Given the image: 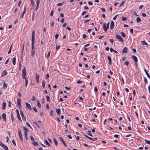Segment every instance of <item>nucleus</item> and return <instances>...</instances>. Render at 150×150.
Returning a JSON list of instances; mask_svg holds the SVG:
<instances>
[{
    "instance_id": "obj_25",
    "label": "nucleus",
    "mask_w": 150,
    "mask_h": 150,
    "mask_svg": "<svg viewBox=\"0 0 150 150\" xmlns=\"http://www.w3.org/2000/svg\"><path fill=\"white\" fill-rule=\"evenodd\" d=\"M120 34L122 37L124 38H125L126 37V34H125L123 32H120Z\"/></svg>"
},
{
    "instance_id": "obj_39",
    "label": "nucleus",
    "mask_w": 150,
    "mask_h": 150,
    "mask_svg": "<svg viewBox=\"0 0 150 150\" xmlns=\"http://www.w3.org/2000/svg\"><path fill=\"white\" fill-rule=\"evenodd\" d=\"M127 20V18L126 17H122V20L123 21H125Z\"/></svg>"
},
{
    "instance_id": "obj_6",
    "label": "nucleus",
    "mask_w": 150,
    "mask_h": 150,
    "mask_svg": "<svg viewBox=\"0 0 150 150\" xmlns=\"http://www.w3.org/2000/svg\"><path fill=\"white\" fill-rule=\"evenodd\" d=\"M32 43H35V31H33L32 33Z\"/></svg>"
},
{
    "instance_id": "obj_20",
    "label": "nucleus",
    "mask_w": 150,
    "mask_h": 150,
    "mask_svg": "<svg viewBox=\"0 0 150 150\" xmlns=\"http://www.w3.org/2000/svg\"><path fill=\"white\" fill-rule=\"evenodd\" d=\"M108 60L109 61V64L111 65L112 63V61H111V58L110 56H108Z\"/></svg>"
},
{
    "instance_id": "obj_59",
    "label": "nucleus",
    "mask_w": 150,
    "mask_h": 150,
    "mask_svg": "<svg viewBox=\"0 0 150 150\" xmlns=\"http://www.w3.org/2000/svg\"><path fill=\"white\" fill-rule=\"evenodd\" d=\"M118 16V15L117 14V15H116L113 18V20H115L116 18L117 17V16Z\"/></svg>"
},
{
    "instance_id": "obj_51",
    "label": "nucleus",
    "mask_w": 150,
    "mask_h": 150,
    "mask_svg": "<svg viewBox=\"0 0 150 150\" xmlns=\"http://www.w3.org/2000/svg\"><path fill=\"white\" fill-rule=\"evenodd\" d=\"M12 142L13 144H14V145L16 146V143H15V142L14 139H13L12 140Z\"/></svg>"
},
{
    "instance_id": "obj_58",
    "label": "nucleus",
    "mask_w": 150,
    "mask_h": 150,
    "mask_svg": "<svg viewBox=\"0 0 150 150\" xmlns=\"http://www.w3.org/2000/svg\"><path fill=\"white\" fill-rule=\"evenodd\" d=\"M31 3H32V8H33L34 6V3L33 2V0H31Z\"/></svg>"
},
{
    "instance_id": "obj_38",
    "label": "nucleus",
    "mask_w": 150,
    "mask_h": 150,
    "mask_svg": "<svg viewBox=\"0 0 150 150\" xmlns=\"http://www.w3.org/2000/svg\"><path fill=\"white\" fill-rule=\"evenodd\" d=\"M125 2V1H122V2L121 4H120V5L119 6L120 7L121 6H122L124 5V4Z\"/></svg>"
},
{
    "instance_id": "obj_54",
    "label": "nucleus",
    "mask_w": 150,
    "mask_h": 150,
    "mask_svg": "<svg viewBox=\"0 0 150 150\" xmlns=\"http://www.w3.org/2000/svg\"><path fill=\"white\" fill-rule=\"evenodd\" d=\"M26 125H27L29 127H30V128H32L31 126L30 125V124L26 122Z\"/></svg>"
},
{
    "instance_id": "obj_12",
    "label": "nucleus",
    "mask_w": 150,
    "mask_h": 150,
    "mask_svg": "<svg viewBox=\"0 0 150 150\" xmlns=\"http://www.w3.org/2000/svg\"><path fill=\"white\" fill-rule=\"evenodd\" d=\"M59 139L61 141V142L63 143V144L64 145V146L66 147H67V145L66 144L63 138L62 137H59Z\"/></svg>"
},
{
    "instance_id": "obj_16",
    "label": "nucleus",
    "mask_w": 150,
    "mask_h": 150,
    "mask_svg": "<svg viewBox=\"0 0 150 150\" xmlns=\"http://www.w3.org/2000/svg\"><path fill=\"white\" fill-rule=\"evenodd\" d=\"M35 79L36 80V82L37 83H39V76L37 74H36V77Z\"/></svg>"
},
{
    "instance_id": "obj_42",
    "label": "nucleus",
    "mask_w": 150,
    "mask_h": 150,
    "mask_svg": "<svg viewBox=\"0 0 150 150\" xmlns=\"http://www.w3.org/2000/svg\"><path fill=\"white\" fill-rule=\"evenodd\" d=\"M124 64L126 65H128L129 64V62L127 61H126L125 62Z\"/></svg>"
},
{
    "instance_id": "obj_8",
    "label": "nucleus",
    "mask_w": 150,
    "mask_h": 150,
    "mask_svg": "<svg viewBox=\"0 0 150 150\" xmlns=\"http://www.w3.org/2000/svg\"><path fill=\"white\" fill-rule=\"evenodd\" d=\"M20 112L22 118L23 120L25 121H26V117L24 116L23 113L22 111L21 110H20Z\"/></svg>"
},
{
    "instance_id": "obj_23",
    "label": "nucleus",
    "mask_w": 150,
    "mask_h": 150,
    "mask_svg": "<svg viewBox=\"0 0 150 150\" xmlns=\"http://www.w3.org/2000/svg\"><path fill=\"white\" fill-rule=\"evenodd\" d=\"M141 43L142 45H148V43L146 42L145 40H144L141 42Z\"/></svg>"
},
{
    "instance_id": "obj_40",
    "label": "nucleus",
    "mask_w": 150,
    "mask_h": 150,
    "mask_svg": "<svg viewBox=\"0 0 150 150\" xmlns=\"http://www.w3.org/2000/svg\"><path fill=\"white\" fill-rule=\"evenodd\" d=\"M40 2V0H37L36 2V4H37V5L39 6Z\"/></svg>"
},
{
    "instance_id": "obj_36",
    "label": "nucleus",
    "mask_w": 150,
    "mask_h": 150,
    "mask_svg": "<svg viewBox=\"0 0 150 150\" xmlns=\"http://www.w3.org/2000/svg\"><path fill=\"white\" fill-rule=\"evenodd\" d=\"M4 150H8V148L5 145L3 147Z\"/></svg>"
},
{
    "instance_id": "obj_1",
    "label": "nucleus",
    "mask_w": 150,
    "mask_h": 150,
    "mask_svg": "<svg viewBox=\"0 0 150 150\" xmlns=\"http://www.w3.org/2000/svg\"><path fill=\"white\" fill-rule=\"evenodd\" d=\"M23 129L24 130V135L25 137V139L26 140H27L28 137H27V133L28 130L27 128H25L24 127H23Z\"/></svg>"
},
{
    "instance_id": "obj_14",
    "label": "nucleus",
    "mask_w": 150,
    "mask_h": 150,
    "mask_svg": "<svg viewBox=\"0 0 150 150\" xmlns=\"http://www.w3.org/2000/svg\"><path fill=\"white\" fill-rule=\"evenodd\" d=\"M25 103L26 108L29 109L31 110V107L30 105L27 102H26Z\"/></svg>"
},
{
    "instance_id": "obj_29",
    "label": "nucleus",
    "mask_w": 150,
    "mask_h": 150,
    "mask_svg": "<svg viewBox=\"0 0 150 150\" xmlns=\"http://www.w3.org/2000/svg\"><path fill=\"white\" fill-rule=\"evenodd\" d=\"M25 13V12H23V11L22 13L21 14L20 16V17L21 18H23V16Z\"/></svg>"
},
{
    "instance_id": "obj_26",
    "label": "nucleus",
    "mask_w": 150,
    "mask_h": 150,
    "mask_svg": "<svg viewBox=\"0 0 150 150\" xmlns=\"http://www.w3.org/2000/svg\"><path fill=\"white\" fill-rule=\"evenodd\" d=\"M37 104L38 107L40 108L41 107L40 104L38 100H37Z\"/></svg>"
},
{
    "instance_id": "obj_46",
    "label": "nucleus",
    "mask_w": 150,
    "mask_h": 150,
    "mask_svg": "<svg viewBox=\"0 0 150 150\" xmlns=\"http://www.w3.org/2000/svg\"><path fill=\"white\" fill-rule=\"evenodd\" d=\"M33 109L35 112H37V110L36 109L35 107H33Z\"/></svg>"
},
{
    "instance_id": "obj_28",
    "label": "nucleus",
    "mask_w": 150,
    "mask_h": 150,
    "mask_svg": "<svg viewBox=\"0 0 150 150\" xmlns=\"http://www.w3.org/2000/svg\"><path fill=\"white\" fill-rule=\"evenodd\" d=\"M53 140L55 145L57 146L58 145V143L56 139L55 138H54Z\"/></svg>"
},
{
    "instance_id": "obj_34",
    "label": "nucleus",
    "mask_w": 150,
    "mask_h": 150,
    "mask_svg": "<svg viewBox=\"0 0 150 150\" xmlns=\"http://www.w3.org/2000/svg\"><path fill=\"white\" fill-rule=\"evenodd\" d=\"M144 140L147 144L150 145V141L147 140L146 139H144Z\"/></svg>"
},
{
    "instance_id": "obj_35",
    "label": "nucleus",
    "mask_w": 150,
    "mask_h": 150,
    "mask_svg": "<svg viewBox=\"0 0 150 150\" xmlns=\"http://www.w3.org/2000/svg\"><path fill=\"white\" fill-rule=\"evenodd\" d=\"M45 143L49 146H50V144L49 143V142H48V141L47 140H45Z\"/></svg>"
},
{
    "instance_id": "obj_56",
    "label": "nucleus",
    "mask_w": 150,
    "mask_h": 150,
    "mask_svg": "<svg viewBox=\"0 0 150 150\" xmlns=\"http://www.w3.org/2000/svg\"><path fill=\"white\" fill-rule=\"evenodd\" d=\"M60 16L61 17H63L64 16L63 13H61L60 14Z\"/></svg>"
},
{
    "instance_id": "obj_31",
    "label": "nucleus",
    "mask_w": 150,
    "mask_h": 150,
    "mask_svg": "<svg viewBox=\"0 0 150 150\" xmlns=\"http://www.w3.org/2000/svg\"><path fill=\"white\" fill-rule=\"evenodd\" d=\"M12 47V45H11L10 47V48H9V51H8V54H9L11 52Z\"/></svg>"
},
{
    "instance_id": "obj_18",
    "label": "nucleus",
    "mask_w": 150,
    "mask_h": 150,
    "mask_svg": "<svg viewBox=\"0 0 150 150\" xmlns=\"http://www.w3.org/2000/svg\"><path fill=\"white\" fill-rule=\"evenodd\" d=\"M103 28L105 32H106L107 31V29H108L105 23H104L103 24Z\"/></svg>"
},
{
    "instance_id": "obj_24",
    "label": "nucleus",
    "mask_w": 150,
    "mask_h": 150,
    "mask_svg": "<svg viewBox=\"0 0 150 150\" xmlns=\"http://www.w3.org/2000/svg\"><path fill=\"white\" fill-rule=\"evenodd\" d=\"M11 118L12 121V122H13V121L15 120L14 116H13V114L12 113H11Z\"/></svg>"
},
{
    "instance_id": "obj_13",
    "label": "nucleus",
    "mask_w": 150,
    "mask_h": 150,
    "mask_svg": "<svg viewBox=\"0 0 150 150\" xmlns=\"http://www.w3.org/2000/svg\"><path fill=\"white\" fill-rule=\"evenodd\" d=\"M2 118L5 121H6V115L5 113H3L1 115Z\"/></svg>"
},
{
    "instance_id": "obj_57",
    "label": "nucleus",
    "mask_w": 150,
    "mask_h": 150,
    "mask_svg": "<svg viewBox=\"0 0 150 150\" xmlns=\"http://www.w3.org/2000/svg\"><path fill=\"white\" fill-rule=\"evenodd\" d=\"M8 107H11V102L10 101H9L8 102Z\"/></svg>"
},
{
    "instance_id": "obj_52",
    "label": "nucleus",
    "mask_w": 150,
    "mask_h": 150,
    "mask_svg": "<svg viewBox=\"0 0 150 150\" xmlns=\"http://www.w3.org/2000/svg\"><path fill=\"white\" fill-rule=\"evenodd\" d=\"M88 3L89 5H92L93 4L92 2L91 1H88Z\"/></svg>"
},
{
    "instance_id": "obj_44",
    "label": "nucleus",
    "mask_w": 150,
    "mask_h": 150,
    "mask_svg": "<svg viewBox=\"0 0 150 150\" xmlns=\"http://www.w3.org/2000/svg\"><path fill=\"white\" fill-rule=\"evenodd\" d=\"M59 36V34H58L57 33L55 34V38L56 39H57L58 38Z\"/></svg>"
},
{
    "instance_id": "obj_45",
    "label": "nucleus",
    "mask_w": 150,
    "mask_h": 150,
    "mask_svg": "<svg viewBox=\"0 0 150 150\" xmlns=\"http://www.w3.org/2000/svg\"><path fill=\"white\" fill-rule=\"evenodd\" d=\"M46 97L47 101H49L50 100L49 96H47Z\"/></svg>"
},
{
    "instance_id": "obj_7",
    "label": "nucleus",
    "mask_w": 150,
    "mask_h": 150,
    "mask_svg": "<svg viewBox=\"0 0 150 150\" xmlns=\"http://www.w3.org/2000/svg\"><path fill=\"white\" fill-rule=\"evenodd\" d=\"M21 99L19 98H18L17 99V104L18 105V106L19 108H21Z\"/></svg>"
},
{
    "instance_id": "obj_32",
    "label": "nucleus",
    "mask_w": 150,
    "mask_h": 150,
    "mask_svg": "<svg viewBox=\"0 0 150 150\" xmlns=\"http://www.w3.org/2000/svg\"><path fill=\"white\" fill-rule=\"evenodd\" d=\"M42 87L43 88H44L45 87V81L43 80L42 81Z\"/></svg>"
},
{
    "instance_id": "obj_41",
    "label": "nucleus",
    "mask_w": 150,
    "mask_h": 150,
    "mask_svg": "<svg viewBox=\"0 0 150 150\" xmlns=\"http://www.w3.org/2000/svg\"><path fill=\"white\" fill-rule=\"evenodd\" d=\"M50 52H49L47 54V56H46V55H45L46 57L47 58H48L49 57H50Z\"/></svg>"
},
{
    "instance_id": "obj_48",
    "label": "nucleus",
    "mask_w": 150,
    "mask_h": 150,
    "mask_svg": "<svg viewBox=\"0 0 150 150\" xmlns=\"http://www.w3.org/2000/svg\"><path fill=\"white\" fill-rule=\"evenodd\" d=\"M30 139L33 142H34V141H35V139H34L33 138V137L32 136H30Z\"/></svg>"
},
{
    "instance_id": "obj_62",
    "label": "nucleus",
    "mask_w": 150,
    "mask_h": 150,
    "mask_svg": "<svg viewBox=\"0 0 150 150\" xmlns=\"http://www.w3.org/2000/svg\"><path fill=\"white\" fill-rule=\"evenodd\" d=\"M83 38H85L86 37V35L85 34H83Z\"/></svg>"
},
{
    "instance_id": "obj_33",
    "label": "nucleus",
    "mask_w": 150,
    "mask_h": 150,
    "mask_svg": "<svg viewBox=\"0 0 150 150\" xmlns=\"http://www.w3.org/2000/svg\"><path fill=\"white\" fill-rule=\"evenodd\" d=\"M50 115L52 116H53V110H51L50 112Z\"/></svg>"
},
{
    "instance_id": "obj_37",
    "label": "nucleus",
    "mask_w": 150,
    "mask_h": 150,
    "mask_svg": "<svg viewBox=\"0 0 150 150\" xmlns=\"http://www.w3.org/2000/svg\"><path fill=\"white\" fill-rule=\"evenodd\" d=\"M5 145L3 143L1 142L0 141V146L2 147H3Z\"/></svg>"
},
{
    "instance_id": "obj_64",
    "label": "nucleus",
    "mask_w": 150,
    "mask_h": 150,
    "mask_svg": "<svg viewBox=\"0 0 150 150\" xmlns=\"http://www.w3.org/2000/svg\"><path fill=\"white\" fill-rule=\"evenodd\" d=\"M110 52H111L114 51V50L112 48H110Z\"/></svg>"
},
{
    "instance_id": "obj_2",
    "label": "nucleus",
    "mask_w": 150,
    "mask_h": 150,
    "mask_svg": "<svg viewBox=\"0 0 150 150\" xmlns=\"http://www.w3.org/2000/svg\"><path fill=\"white\" fill-rule=\"evenodd\" d=\"M22 77L23 79L26 78L25 76H26V69L25 67H24L22 71Z\"/></svg>"
},
{
    "instance_id": "obj_17",
    "label": "nucleus",
    "mask_w": 150,
    "mask_h": 150,
    "mask_svg": "<svg viewBox=\"0 0 150 150\" xmlns=\"http://www.w3.org/2000/svg\"><path fill=\"white\" fill-rule=\"evenodd\" d=\"M6 103L5 102H3L2 104V109L3 110H4L5 109L6 106Z\"/></svg>"
},
{
    "instance_id": "obj_21",
    "label": "nucleus",
    "mask_w": 150,
    "mask_h": 150,
    "mask_svg": "<svg viewBox=\"0 0 150 150\" xmlns=\"http://www.w3.org/2000/svg\"><path fill=\"white\" fill-rule=\"evenodd\" d=\"M144 71L145 72L147 76V77L149 78L150 79V75H149V74H148V73L147 72V71L146 70V69H144Z\"/></svg>"
},
{
    "instance_id": "obj_27",
    "label": "nucleus",
    "mask_w": 150,
    "mask_h": 150,
    "mask_svg": "<svg viewBox=\"0 0 150 150\" xmlns=\"http://www.w3.org/2000/svg\"><path fill=\"white\" fill-rule=\"evenodd\" d=\"M32 144L33 145L35 146H37L38 145V143L35 142H33Z\"/></svg>"
},
{
    "instance_id": "obj_11",
    "label": "nucleus",
    "mask_w": 150,
    "mask_h": 150,
    "mask_svg": "<svg viewBox=\"0 0 150 150\" xmlns=\"http://www.w3.org/2000/svg\"><path fill=\"white\" fill-rule=\"evenodd\" d=\"M7 74L6 70L4 71L1 74V76L3 77L5 76Z\"/></svg>"
},
{
    "instance_id": "obj_55",
    "label": "nucleus",
    "mask_w": 150,
    "mask_h": 150,
    "mask_svg": "<svg viewBox=\"0 0 150 150\" xmlns=\"http://www.w3.org/2000/svg\"><path fill=\"white\" fill-rule=\"evenodd\" d=\"M19 69L20 70H21V62H19Z\"/></svg>"
},
{
    "instance_id": "obj_63",
    "label": "nucleus",
    "mask_w": 150,
    "mask_h": 150,
    "mask_svg": "<svg viewBox=\"0 0 150 150\" xmlns=\"http://www.w3.org/2000/svg\"><path fill=\"white\" fill-rule=\"evenodd\" d=\"M32 100L33 101H35V98L34 96H33L32 97Z\"/></svg>"
},
{
    "instance_id": "obj_49",
    "label": "nucleus",
    "mask_w": 150,
    "mask_h": 150,
    "mask_svg": "<svg viewBox=\"0 0 150 150\" xmlns=\"http://www.w3.org/2000/svg\"><path fill=\"white\" fill-rule=\"evenodd\" d=\"M53 12L54 11L53 10H52L51 12L50 13V15L51 16H52L53 14Z\"/></svg>"
},
{
    "instance_id": "obj_43",
    "label": "nucleus",
    "mask_w": 150,
    "mask_h": 150,
    "mask_svg": "<svg viewBox=\"0 0 150 150\" xmlns=\"http://www.w3.org/2000/svg\"><path fill=\"white\" fill-rule=\"evenodd\" d=\"M24 79H25V84H28V81L27 78H25Z\"/></svg>"
},
{
    "instance_id": "obj_9",
    "label": "nucleus",
    "mask_w": 150,
    "mask_h": 150,
    "mask_svg": "<svg viewBox=\"0 0 150 150\" xmlns=\"http://www.w3.org/2000/svg\"><path fill=\"white\" fill-rule=\"evenodd\" d=\"M132 58L135 62H137L138 59L137 57L134 55H132Z\"/></svg>"
},
{
    "instance_id": "obj_30",
    "label": "nucleus",
    "mask_w": 150,
    "mask_h": 150,
    "mask_svg": "<svg viewBox=\"0 0 150 150\" xmlns=\"http://www.w3.org/2000/svg\"><path fill=\"white\" fill-rule=\"evenodd\" d=\"M136 21L137 23H139L141 21V20L140 18L137 17L136 19Z\"/></svg>"
},
{
    "instance_id": "obj_53",
    "label": "nucleus",
    "mask_w": 150,
    "mask_h": 150,
    "mask_svg": "<svg viewBox=\"0 0 150 150\" xmlns=\"http://www.w3.org/2000/svg\"><path fill=\"white\" fill-rule=\"evenodd\" d=\"M7 85L6 84V83L4 82V87L5 88H7Z\"/></svg>"
},
{
    "instance_id": "obj_47",
    "label": "nucleus",
    "mask_w": 150,
    "mask_h": 150,
    "mask_svg": "<svg viewBox=\"0 0 150 150\" xmlns=\"http://www.w3.org/2000/svg\"><path fill=\"white\" fill-rule=\"evenodd\" d=\"M60 48V46L59 45H56V50H58Z\"/></svg>"
},
{
    "instance_id": "obj_3",
    "label": "nucleus",
    "mask_w": 150,
    "mask_h": 150,
    "mask_svg": "<svg viewBox=\"0 0 150 150\" xmlns=\"http://www.w3.org/2000/svg\"><path fill=\"white\" fill-rule=\"evenodd\" d=\"M34 43H32L31 55L33 56L35 54V50L34 49Z\"/></svg>"
},
{
    "instance_id": "obj_10",
    "label": "nucleus",
    "mask_w": 150,
    "mask_h": 150,
    "mask_svg": "<svg viewBox=\"0 0 150 150\" xmlns=\"http://www.w3.org/2000/svg\"><path fill=\"white\" fill-rule=\"evenodd\" d=\"M114 27V23L113 21H112L110 23V29L111 30Z\"/></svg>"
},
{
    "instance_id": "obj_19",
    "label": "nucleus",
    "mask_w": 150,
    "mask_h": 150,
    "mask_svg": "<svg viewBox=\"0 0 150 150\" xmlns=\"http://www.w3.org/2000/svg\"><path fill=\"white\" fill-rule=\"evenodd\" d=\"M56 111L57 115H59L60 114L61 110L59 108L57 109Z\"/></svg>"
},
{
    "instance_id": "obj_15",
    "label": "nucleus",
    "mask_w": 150,
    "mask_h": 150,
    "mask_svg": "<svg viewBox=\"0 0 150 150\" xmlns=\"http://www.w3.org/2000/svg\"><path fill=\"white\" fill-rule=\"evenodd\" d=\"M128 50V48L127 47H125L123 49L122 51V53H126L127 52Z\"/></svg>"
},
{
    "instance_id": "obj_60",
    "label": "nucleus",
    "mask_w": 150,
    "mask_h": 150,
    "mask_svg": "<svg viewBox=\"0 0 150 150\" xmlns=\"http://www.w3.org/2000/svg\"><path fill=\"white\" fill-rule=\"evenodd\" d=\"M63 3H58L57 4V6H61L62 5V4H63Z\"/></svg>"
},
{
    "instance_id": "obj_4",
    "label": "nucleus",
    "mask_w": 150,
    "mask_h": 150,
    "mask_svg": "<svg viewBox=\"0 0 150 150\" xmlns=\"http://www.w3.org/2000/svg\"><path fill=\"white\" fill-rule=\"evenodd\" d=\"M115 38L119 40V41L121 42L123 41V38L120 35L116 34L115 35Z\"/></svg>"
},
{
    "instance_id": "obj_61",
    "label": "nucleus",
    "mask_w": 150,
    "mask_h": 150,
    "mask_svg": "<svg viewBox=\"0 0 150 150\" xmlns=\"http://www.w3.org/2000/svg\"><path fill=\"white\" fill-rule=\"evenodd\" d=\"M26 6H24V10H23V11L24 12H26Z\"/></svg>"
},
{
    "instance_id": "obj_50",
    "label": "nucleus",
    "mask_w": 150,
    "mask_h": 150,
    "mask_svg": "<svg viewBox=\"0 0 150 150\" xmlns=\"http://www.w3.org/2000/svg\"><path fill=\"white\" fill-rule=\"evenodd\" d=\"M144 82L146 83H148V82H147V79L145 77L144 78Z\"/></svg>"
},
{
    "instance_id": "obj_22",
    "label": "nucleus",
    "mask_w": 150,
    "mask_h": 150,
    "mask_svg": "<svg viewBox=\"0 0 150 150\" xmlns=\"http://www.w3.org/2000/svg\"><path fill=\"white\" fill-rule=\"evenodd\" d=\"M16 58L15 57H13L12 59V63L13 65L16 64Z\"/></svg>"
},
{
    "instance_id": "obj_5",
    "label": "nucleus",
    "mask_w": 150,
    "mask_h": 150,
    "mask_svg": "<svg viewBox=\"0 0 150 150\" xmlns=\"http://www.w3.org/2000/svg\"><path fill=\"white\" fill-rule=\"evenodd\" d=\"M18 133L19 136L20 137V140H21V141L23 142V139L22 136L21 130L19 129H18Z\"/></svg>"
}]
</instances>
